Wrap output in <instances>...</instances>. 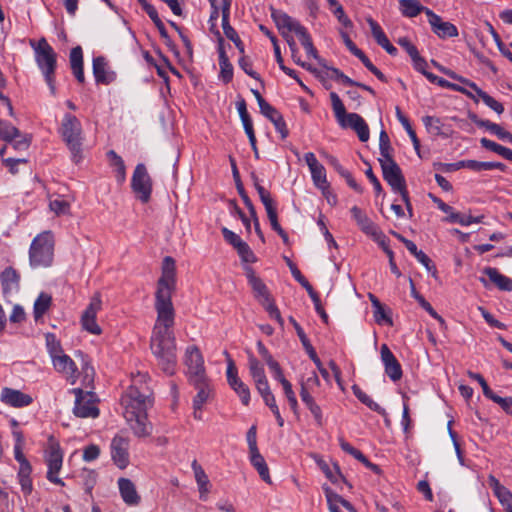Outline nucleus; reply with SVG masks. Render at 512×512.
<instances>
[{"instance_id":"dca6fc26","label":"nucleus","mask_w":512,"mask_h":512,"mask_svg":"<svg viewBox=\"0 0 512 512\" xmlns=\"http://www.w3.org/2000/svg\"><path fill=\"white\" fill-rule=\"evenodd\" d=\"M129 439L121 435L113 437L110 444V454L113 463L119 469H125L129 465Z\"/></svg>"},{"instance_id":"bf43d9fd","label":"nucleus","mask_w":512,"mask_h":512,"mask_svg":"<svg viewBox=\"0 0 512 512\" xmlns=\"http://www.w3.org/2000/svg\"><path fill=\"white\" fill-rule=\"evenodd\" d=\"M30 136L22 132H18V135L9 143L12 144L13 148L18 151L26 150L30 146Z\"/></svg>"},{"instance_id":"e433bc0d","label":"nucleus","mask_w":512,"mask_h":512,"mask_svg":"<svg viewBox=\"0 0 512 512\" xmlns=\"http://www.w3.org/2000/svg\"><path fill=\"white\" fill-rule=\"evenodd\" d=\"M70 65L72 72L79 82H84L83 55L80 47H75L70 52Z\"/></svg>"},{"instance_id":"473e14b6","label":"nucleus","mask_w":512,"mask_h":512,"mask_svg":"<svg viewBox=\"0 0 512 512\" xmlns=\"http://www.w3.org/2000/svg\"><path fill=\"white\" fill-rule=\"evenodd\" d=\"M300 396L301 400L304 402V404L307 406V408L313 415L316 424L321 426L323 424L322 410L320 406L315 402L314 398L312 397L304 383H301Z\"/></svg>"},{"instance_id":"4d7b16f0","label":"nucleus","mask_w":512,"mask_h":512,"mask_svg":"<svg viewBox=\"0 0 512 512\" xmlns=\"http://www.w3.org/2000/svg\"><path fill=\"white\" fill-rule=\"evenodd\" d=\"M145 12L149 15V17L152 19V21L155 23L156 27L158 28L159 32H166L164 23L161 21V19L158 16L157 10L155 7L151 4H149L147 1L141 4Z\"/></svg>"},{"instance_id":"6e6d98bb","label":"nucleus","mask_w":512,"mask_h":512,"mask_svg":"<svg viewBox=\"0 0 512 512\" xmlns=\"http://www.w3.org/2000/svg\"><path fill=\"white\" fill-rule=\"evenodd\" d=\"M324 491L330 512H340L339 501H342V497L334 493L329 487H324Z\"/></svg>"},{"instance_id":"aec40b11","label":"nucleus","mask_w":512,"mask_h":512,"mask_svg":"<svg viewBox=\"0 0 512 512\" xmlns=\"http://www.w3.org/2000/svg\"><path fill=\"white\" fill-rule=\"evenodd\" d=\"M0 401L13 408H23L29 406L33 402V397L21 390L4 387L0 393Z\"/></svg>"},{"instance_id":"6e6552de","label":"nucleus","mask_w":512,"mask_h":512,"mask_svg":"<svg viewBox=\"0 0 512 512\" xmlns=\"http://www.w3.org/2000/svg\"><path fill=\"white\" fill-rule=\"evenodd\" d=\"M244 272L255 297L265 307L270 317L275 319L280 325H283V319L281 317L280 311L271 300L268 289L264 282L260 277L256 275L255 271L250 266H244Z\"/></svg>"},{"instance_id":"4c0bfd02","label":"nucleus","mask_w":512,"mask_h":512,"mask_svg":"<svg viewBox=\"0 0 512 512\" xmlns=\"http://www.w3.org/2000/svg\"><path fill=\"white\" fill-rule=\"evenodd\" d=\"M250 462L253 465V467L258 471L260 477L262 480H264L266 483H271V477L269 474V469L266 464L265 459L260 454L259 450L255 452H250Z\"/></svg>"},{"instance_id":"72a5a7b5","label":"nucleus","mask_w":512,"mask_h":512,"mask_svg":"<svg viewBox=\"0 0 512 512\" xmlns=\"http://www.w3.org/2000/svg\"><path fill=\"white\" fill-rule=\"evenodd\" d=\"M219 66V79L224 83L230 82L233 78V66L229 61L228 54L226 53V45L222 42L220 43L219 48Z\"/></svg>"},{"instance_id":"cd10ccee","label":"nucleus","mask_w":512,"mask_h":512,"mask_svg":"<svg viewBox=\"0 0 512 512\" xmlns=\"http://www.w3.org/2000/svg\"><path fill=\"white\" fill-rule=\"evenodd\" d=\"M483 274L487 277V280L482 277L480 278V281L485 286L490 282L501 290L512 291V279L501 274L496 268L486 267L483 269Z\"/></svg>"},{"instance_id":"de8ad7c7","label":"nucleus","mask_w":512,"mask_h":512,"mask_svg":"<svg viewBox=\"0 0 512 512\" xmlns=\"http://www.w3.org/2000/svg\"><path fill=\"white\" fill-rule=\"evenodd\" d=\"M49 207L56 215H65L70 211V201L58 196L50 200Z\"/></svg>"},{"instance_id":"423d86ee","label":"nucleus","mask_w":512,"mask_h":512,"mask_svg":"<svg viewBox=\"0 0 512 512\" xmlns=\"http://www.w3.org/2000/svg\"><path fill=\"white\" fill-rule=\"evenodd\" d=\"M54 241L50 232L37 235L30 246L29 260L34 268L47 267L53 260Z\"/></svg>"},{"instance_id":"37998d69","label":"nucleus","mask_w":512,"mask_h":512,"mask_svg":"<svg viewBox=\"0 0 512 512\" xmlns=\"http://www.w3.org/2000/svg\"><path fill=\"white\" fill-rule=\"evenodd\" d=\"M51 296L47 293H41L34 302V318L39 320L49 309L51 305Z\"/></svg>"},{"instance_id":"5701e85b","label":"nucleus","mask_w":512,"mask_h":512,"mask_svg":"<svg viewBox=\"0 0 512 512\" xmlns=\"http://www.w3.org/2000/svg\"><path fill=\"white\" fill-rule=\"evenodd\" d=\"M380 354L386 375L394 382L400 380L402 377L401 365L386 344L381 346Z\"/></svg>"},{"instance_id":"603ef678","label":"nucleus","mask_w":512,"mask_h":512,"mask_svg":"<svg viewBox=\"0 0 512 512\" xmlns=\"http://www.w3.org/2000/svg\"><path fill=\"white\" fill-rule=\"evenodd\" d=\"M18 132L19 130L15 126L0 120V139L6 142L12 141L18 135Z\"/></svg>"},{"instance_id":"c756f323","label":"nucleus","mask_w":512,"mask_h":512,"mask_svg":"<svg viewBox=\"0 0 512 512\" xmlns=\"http://www.w3.org/2000/svg\"><path fill=\"white\" fill-rule=\"evenodd\" d=\"M93 74L97 83L109 84L115 80V73L108 68L103 57L93 59Z\"/></svg>"},{"instance_id":"f3484780","label":"nucleus","mask_w":512,"mask_h":512,"mask_svg":"<svg viewBox=\"0 0 512 512\" xmlns=\"http://www.w3.org/2000/svg\"><path fill=\"white\" fill-rule=\"evenodd\" d=\"M352 218L360 228V230L375 240H382L384 234L381 229L364 213L359 207L353 206L350 209Z\"/></svg>"},{"instance_id":"8fccbe9b","label":"nucleus","mask_w":512,"mask_h":512,"mask_svg":"<svg viewBox=\"0 0 512 512\" xmlns=\"http://www.w3.org/2000/svg\"><path fill=\"white\" fill-rule=\"evenodd\" d=\"M241 261L245 264V266H249L248 264L255 263L257 261V257L254 252L251 250L249 245L246 242H243L236 249Z\"/></svg>"},{"instance_id":"774afa93","label":"nucleus","mask_w":512,"mask_h":512,"mask_svg":"<svg viewBox=\"0 0 512 512\" xmlns=\"http://www.w3.org/2000/svg\"><path fill=\"white\" fill-rule=\"evenodd\" d=\"M224 239L230 243L235 249H237L244 241L233 231L223 228L222 229Z\"/></svg>"},{"instance_id":"79ce46f5","label":"nucleus","mask_w":512,"mask_h":512,"mask_svg":"<svg viewBox=\"0 0 512 512\" xmlns=\"http://www.w3.org/2000/svg\"><path fill=\"white\" fill-rule=\"evenodd\" d=\"M211 4L215 6V3L220 4L221 8V26L223 28V32H235L232 26L229 24V14H230V0H210Z\"/></svg>"},{"instance_id":"13d9d810","label":"nucleus","mask_w":512,"mask_h":512,"mask_svg":"<svg viewBox=\"0 0 512 512\" xmlns=\"http://www.w3.org/2000/svg\"><path fill=\"white\" fill-rule=\"evenodd\" d=\"M286 263L291 271L293 277L306 289L307 292L313 290L312 286L309 282L304 278L299 269L295 266L294 263L289 258H285Z\"/></svg>"},{"instance_id":"7c9ffc66","label":"nucleus","mask_w":512,"mask_h":512,"mask_svg":"<svg viewBox=\"0 0 512 512\" xmlns=\"http://www.w3.org/2000/svg\"><path fill=\"white\" fill-rule=\"evenodd\" d=\"M255 188L259 195V198L266 210L267 217L269 219L270 224L278 221L277 216V205L270 193L258 183L255 184Z\"/></svg>"},{"instance_id":"393cba45","label":"nucleus","mask_w":512,"mask_h":512,"mask_svg":"<svg viewBox=\"0 0 512 512\" xmlns=\"http://www.w3.org/2000/svg\"><path fill=\"white\" fill-rule=\"evenodd\" d=\"M339 125L343 128H352L355 130L362 142L368 141L369 128L360 115L356 113H349L343 120H341Z\"/></svg>"},{"instance_id":"1a4fd4ad","label":"nucleus","mask_w":512,"mask_h":512,"mask_svg":"<svg viewBox=\"0 0 512 512\" xmlns=\"http://www.w3.org/2000/svg\"><path fill=\"white\" fill-rule=\"evenodd\" d=\"M378 160L382 168L384 179L388 182L394 192L401 195L407 209L411 212L408 193L405 189V181L399 166L395 163L392 157Z\"/></svg>"},{"instance_id":"338daca9","label":"nucleus","mask_w":512,"mask_h":512,"mask_svg":"<svg viewBox=\"0 0 512 512\" xmlns=\"http://www.w3.org/2000/svg\"><path fill=\"white\" fill-rule=\"evenodd\" d=\"M375 41L382 46L390 55H395L397 49L390 43L386 34H374Z\"/></svg>"},{"instance_id":"09e8293b","label":"nucleus","mask_w":512,"mask_h":512,"mask_svg":"<svg viewBox=\"0 0 512 512\" xmlns=\"http://www.w3.org/2000/svg\"><path fill=\"white\" fill-rule=\"evenodd\" d=\"M330 100L335 117L338 123H340L349 113H346L343 102L335 92L330 93Z\"/></svg>"},{"instance_id":"f8f14e48","label":"nucleus","mask_w":512,"mask_h":512,"mask_svg":"<svg viewBox=\"0 0 512 512\" xmlns=\"http://www.w3.org/2000/svg\"><path fill=\"white\" fill-rule=\"evenodd\" d=\"M184 362L190 382L200 383L201 380L207 379L204 359L196 346H189L186 349Z\"/></svg>"},{"instance_id":"f257e3e1","label":"nucleus","mask_w":512,"mask_h":512,"mask_svg":"<svg viewBox=\"0 0 512 512\" xmlns=\"http://www.w3.org/2000/svg\"><path fill=\"white\" fill-rule=\"evenodd\" d=\"M175 287V261L171 257H165L155 293L157 318L151 336V350L162 370L169 375L174 373L176 367V344L173 333L175 311L171 299Z\"/></svg>"},{"instance_id":"2f4dec72","label":"nucleus","mask_w":512,"mask_h":512,"mask_svg":"<svg viewBox=\"0 0 512 512\" xmlns=\"http://www.w3.org/2000/svg\"><path fill=\"white\" fill-rule=\"evenodd\" d=\"M255 188L259 195V198L266 210L267 217L269 219L270 224L278 221L277 216V205L270 193L258 183L255 184Z\"/></svg>"},{"instance_id":"a19ab883","label":"nucleus","mask_w":512,"mask_h":512,"mask_svg":"<svg viewBox=\"0 0 512 512\" xmlns=\"http://www.w3.org/2000/svg\"><path fill=\"white\" fill-rule=\"evenodd\" d=\"M411 295L414 297L420 306L425 309L434 319L441 325L445 324L444 319L433 309L429 302H427L415 289L413 281L410 279Z\"/></svg>"},{"instance_id":"3c124183","label":"nucleus","mask_w":512,"mask_h":512,"mask_svg":"<svg viewBox=\"0 0 512 512\" xmlns=\"http://www.w3.org/2000/svg\"><path fill=\"white\" fill-rule=\"evenodd\" d=\"M426 130L435 136L442 134V123L439 118L433 116H425L422 118Z\"/></svg>"},{"instance_id":"6ab92c4d","label":"nucleus","mask_w":512,"mask_h":512,"mask_svg":"<svg viewBox=\"0 0 512 512\" xmlns=\"http://www.w3.org/2000/svg\"><path fill=\"white\" fill-rule=\"evenodd\" d=\"M304 161L306 162L310 173L313 184L320 190L328 188V181L326 177L325 167L317 160L316 156L312 152H308L304 155Z\"/></svg>"},{"instance_id":"b1692460","label":"nucleus","mask_w":512,"mask_h":512,"mask_svg":"<svg viewBox=\"0 0 512 512\" xmlns=\"http://www.w3.org/2000/svg\"><path fill=\"white\" fill-rule=\"evenodd\" d=\"M435 202L437 203L438 208L447 215L446 221L448 222L458 223L462 226H469L473 223H480L482 221V217H473L468 214L455 212L452 207L441 200H435Z\"/></svg>"},{"instance_id":"f03ea898","label":"nucleus","mask_w":512,"mask_h":512,"mask_svg":"<svg viewBox=\"0 0 512 512\" xmlns=\"http://www.w3.org/2000/svg\"><path fill=\"white\" fill-rule=\"evenodd\" d=\"M144 379L145 375L142 374L134 378L133 384L122 397L124 418L133 434L138 438L149 437L153 432V425L147 416V410L152 405L150 391L146 386H137Z\"/></svg>"},{"instance_id":"9b49d317","label":"nucleus","mask_w":512,"mask_h":512,"mask_svg":"<svg viewBox=\"0 0 512 512\" xmlns=\"http://www.w3.org/2000/svg\"><path fill=\"white\" fill-rule=\"evenodd\" d=\"M75 395V405L73 412L77 417L80 418H96L99 415V409L97 407L98 399L91 391L84 392L80 388L72 390Z\"/></svg>"},{"instance_id":"9d476101","label":"nucleus","mask_w":512,"mask_h":512,"mask_svg":"<svg viewBox=\"0 0 512 512\" xmlns=\"http://www.w3.org/2000/svg\"><path fill=\"white\" fill-rule=\"evenodd\" d=\"M45 461L47 464V478L50 482L56 485H64V482L59 477V472L63 464V451L60 444L50 437L45 451Z\"/></svg>"},{"instance_id":"a878e982","label":"nucleus","mask_w":512,"mask_h":512,"mask_svg":"<svg viewBox=\"0 0 512 512\" xmlns=\"http://www.w3.org/2000/svg\"><path fill=\"white\" fill-rule=\"evenodd\" d=\"M191 468L194 474L195 482L197 484L199 498L201 500H207L212 488V484L208 478V475L196 460L192 461Z\"/></svg>"},{"instance_id":"680f3d73","label":"nucleus","mask_w":512,"mask_h":512,"mask_svg":"<svg viewBox=\"0 0 512 512\" xmlns=\"http://www.w3.org/2000/svg\"><path fill=\"white\" fill-rule=\"evenodd\" d=\"M488 130L496 135L499 139L512 144V134L503 129L500 125L490 122Z\"/></svg>"},{"instance_id":"2eb2a0df","label":"nucleus","mask_w":512,"mask_h":512,"mask_svg":"<svg viewBox=\"0 0 512 512\" xmlns=\"http://www.w3.org/2000/svg\"><path fill=\"white\" fill-rule=\"evenodd\" d=\"M226 377L229 386L239 396L244 405L250 402V390L248 386L238 377V370L231 358L227 359Z\"/></svg>"},{"instance_id":"ea45409f","label":"nucleus","mask_w":512,"mask_h":512,"mask_svg":"<svg viewBox=\"0 0 512 512\" xmlns=\"http://www.w3.org/2000/svg\"><path fill=\"white\" fill-rule=\"evenodd\" d=\"M303 67H305L307 70L311 71L313 74H315L321 81H326L329 79L330 76V70H332L333 67L328 66L327 63L322 59L319 58L317 60V65H306L305 63H301Z\"/></svg>"},{"instance_id":"bb28decb","label":"nucleus","mask_w":512,"mask_h":512,"mask_svg":"<svg viewBox=\"0 0 512 512\" xmlns=\"http://www.w3.org/2000/svg\"><path fill=\"white\" fill-rule=\"evenodd\" d=\"M488 483L493 490L494 495L497 497L499 503L505 509L506 512H512V493L511 491L502 485L497 478L493 475H489Z\"/></svg>"},{"instance_id":"49530a36","label":"nucleus","mask_w":512,"mask_h":512,"mask_svg":"<svg viewBox=\"0 0 512 512\" xmlns=\"http://www.w3.org/2000/svg\"><path fill=\"white\" fill-rule=\"evenodd\" d=\"M316 462H317L319 468L323 471L325 476L331 482L338 483L339 479L341 478V474H340L339 468L336 464H333L332 466H330L322 459H316Z\"/></svg>"},{"instance_id":"e2e57ef3","label":"nucleus","mask_w":512,"mask_h":512,"mask_svg":"<svg viewBox=\"0 0 512 512\" xmlns=\"http://www.w3.org/2000/svg\"><path fill=\"white\" fill-rule=\"evenodd\" d=\"M212 11L209 18L210 32H219L217 29L218 21L221 20V8L219 3H215V6L211 4Z\"/></svg>"},{"instance_id":"5fc2aeb1","label":"nucleus","mask_w":512,"mask_h":512,"mask_svg":"<svg viewBox=\"0 0 512 512\" xmlns=\"http://www.w3.org/2000/svg\"><path fill=\"white\" fill-rule=\"evenodd\" d=\"M379 148H380L379 159H386V158L392 157V148L390 146L389 137L384 130H382L380 132Z\"/></svg>"},{"instance_id":"58836bf2","label":"nucleus","mask_w":512,"mask_h":512,"mask_svg":"<svg viewBox=\"0 0 512 512\" xmlns=\"http://www.w3.org/2000/svg\"><path fill=\"white\" fill-rule=\"evenodd\" d=\"M107 157L116 174L119 183H123L126 179V167L123 159L113 150L107 153Z\"/></svg>"},{"instance_id":"f704fd0d","label":"nucleus","mask_w":512,"mask_h":512,"mask_svg":"<svg viewBox=\"0 0 512 512\" xmlns=\"http://www.w3.org/2000/svg\"><path fill=\"white\" fill-rule=\"evenodd\" d=\"M272 17L278 30L287 29V32H303L302 27L286 13L273 11Z\"/></svg>"},{"instance_id":"7ed1b4c3","label":"nucleus","mask_w":512,"mask_h":512,"mask_svg":"<svg viewBox=\"0 0 512 512\" xmlns=\"http://www.w3.org/2000/svg\"><path fill=\"white\" fill-rule=\"evenodd\" d=\"M45 339L47 351L54 369L62 374L72 385L75 384L79 377L75 362L64 352L60 341L54 334H47ZM81 369V383L85 387H90L94 380V369L88 362H84Z\"/></svg>"},{"instance_id":"20e7f679","label":"nucleus","mask_w":512,"mask_h":512,"mask_svg":"<svg viewBox=\"0 0 512 512\" xmlns=\"http://www.w3.org/2000/svg\"><path fill=\"white\" fill-rule=\"evenodd\" d=\"M30 45L34 51L36 64L42 72L51 93L54 94V72L57 65V55L44 38L39 41L31 40Z\"/></svg>"},{"instance_id":"4be33fe9","label":"nucleus","mask_w":512,"mask_h":512,"mask_svg":"<svg viewBox=\"0 0 512 512\" xmlns=\"http://www.w3.org/2000/svg\"><path fill=\"white\" fill-rule=\"evenodd\" d=\"M117 486L122 501L130 507L138 506L141 502V496L137 491L136 485L128 478L121 477L117 480Z\"/></svg>"},{"instance_id":"39448f33","label":"nucleus","mask_w":512,"mask_h":512,"mask_svg":"<svg viewBox=\"0 0 512 512\" xmlns=\"http://www.w3.org/2000/svg\"><path fill=\"white\" fill-rule=\"evenodd\" d=\"M59 132L68 146L75 163L82 160L83 131L80 121L71 114H65Z\"/></svg>"},{"instance_id":"69168bd1","label":"nucleus","mask_w":512,"mask_h":512,"mask_svg":"<svg viewBox=\"0 0 512 512\" xmlns=\"http://www.w3.org/2000/svg\"><path fill=\"white\" fill-rule=\"evenodd\" d=\"M373 316L375 321L380 325H392V320L385 312L384 307L381 305L378 308L373 309Z\"/></svg>"},{"instance_id":"4468645a","label":"nucleus","mask_w":512,"mask_h":512,"mask_svg":"<svg viewBox=\"0 0 512 512\" xmlns=\"http://www.w3.org/2000/svg\"><path fill=\"white\" fill-rule=\"evenodd\" d=\"M131 187L140 201L147 202L150 199L152 182L144 164L136 166L132 175Z\"/></svg>"},{"instance_id":"c03bdc74","label":"nucleus","mask_w":512,"mask_h":512,"mask_svg":"<svg viewBox=\"0 0 512 512\" xmlns=\"http://www.w3.org/2000/svg\"><path fill=\"white\" fill-rule=\"evenodd\" d=\"M352 390L354 395L358 398V400L361 401L366 406H368L371 410L376 411L382 415L385 414V410L379 404L373 401V399L369 395L362 391L360 387H358L357 385H353Z\"/></svg>"},{"instance_id":"a18cd8bd","label":"nucleus","mask_w":512,"mask_h":512,"mask_svg":"<svg viewBox=\"0 0 512 512\" xmlns=\"http://www.w3.org/2000/svg\"><path fill=\"white\" fill-rule=\"evenodd\" d=\"M12 436L14 438V457L18 463H22L27 461L23 454V449L25 446V439L23 433L19 429H15L12 431Z\"/></svg>"},{"instance_id":"c85d7f7f","label":"nucleus","mask_w":512,"mask_h":512,"mask_svg":"<svg viewBox=\"0 0 512 512\" xmlns=\"http://www.w3.org/2000/svg\"><path fill=\"white\" fill-rule=\"evenodd\" d=\"M2 291L5 297L13 295L19 290L20 276L12 268H6L0 275Z\"/></svg>"},{"instance_id":"ddd939ff","label":"nucleus","mask_w":512,"mask_h":512,"mask_svg":"<svg viewBox=\"0 0 512 512\" xmlns=\"http://www.w3.org/2000/svg\"><path fill=\"white\" fill-rule=\"evenodd\" d=\"M101 309L102 299L100 294L96 293L80 317V324L83 330L93 335H100L102 333V329L96 320L97 314Z\"/></svg>"},{"instance_id":"052dcab7","label":"nucleus","mask_w":512,"mask_h":512,"mask_svg":"<svg viewBox=\"0 0 512 512\" xmlns=\"http://www.w3.org/2000/svg\"><path fill=\"white\" fill-rule=\"evenodd\" d=\"M480 143L483 147L501 155L502 157L506 158L507 155H509V151L510 149L504 147V146H501L489 139H486V138H482L480 140Z\"/></svg>"},{"instance_id":"c9c22d12","label":"nucleus","mask_w":512,"mask_h":512,"mask_svg":"<svg viewBox=\"0 0 512 512\" xmlns=\"http://www.w3.org/2000/svg\"><path fill=\"white\" fill-rule=\"evenodd\" d=\"M249 371L257 390L269 386L263 366L254 357L249 358Z\"/></svg>"},{"instance_id":"412c9836","label":"nucleus","mask_w":512,"mask_h":512,"mask_svg":"<svg viewBox=\"0 0 512 512\" xmlns=\"http://www.w3.org/2000/svg\"><path fill=\"white\" fill-rule=\"evenodd\" d=\"M285 40L288 43L294 58L296 57V53L299 50L298 45L303 47L307 55L313 57L316 60L320 58L317 55V51L312 44L309 34H285Z\"/></svg>"},{"instance_id":"a211bd4d","label":"nucleus","mask_w":512,"mask_h":512,"mask_svg":"<svg viewBox=\"0 0 512 512\" xmlns=\"http://www.w3.org/2000/svg\"><path fill=\"white\" fill-rule=\"evenodd\" d=\"M197 390V394L193 398V416L197 420L202 419V410L213 394V387L208 380H201L200 383L191 382Z\"/></svg>"},{"instance_id":"864d4df0","label":"nucleus","mask_w":512,"mask_h":512,"mask_svg":"<svg viewBox=\"0 0 512 512\" xmlns=\"http://www.w3.org/2000/svg\"><path fill=\"white\" fill-rule=\"evenodd\" d=\"M281 385L283 388V392L287 398V401L290 405V408L292 409V411L295 414H297L298 413V401H297L295 392L293 391L291 383L287 380V381H283V383Z\"/></svg>"},{"instance_id":"0eeeda50","label":"nucleus","mask_w":512,"mask_h":512,"mask_svg":"<svg viewBox=\"0 0 512 512\" xmlns=\"http://www.w3.org/2000/svg\"><path fill=\"white\" fill-rule=\"evenodd\" d=\"M399 4L402 14L407 17H415L420 12L424 11L427 15L428 22L434 31L458 32L457 27L454 24L448 21H443L442 18L432 10L422 6L418 0H400Z\"/></svg>"},{"instance_id":"0e129e2a","label":"nucleus","mask_w":512,"mask_h":512,"mask_svg":"<svg viewBox=\"0 0 512 512\" xmlns=\"http://www.w3.org/2000/svg\"><path fill=\"white\" fill-rule=\"evenodd\" d=\"M100 447L96 444H90L83 449V460L85 462H92L100 455Z\"/></svg>"}]
</instances>
